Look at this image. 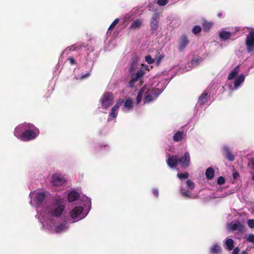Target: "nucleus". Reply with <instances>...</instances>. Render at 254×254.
<instances>
[{
    "label": "nucleus",
    "instance_id": "1",
    "mask_svg": "<svg viewBox=\"0 0 254 254\" xmlns=\"http://www.w3.org/2000/svg\"><path fill=\"white\" fill-rule=\"evenodd\" d=\"M65 208V205L61 199H57L49 208L48 214L53 217H59Z\"/></svg>",
    "mask_w": 254,
    "mask_h": 254
},
{
    "label": "nucleus",
    "instance_id": "2",
    "mask_svg": "<svg viewBox=\"0 0 254 254\" xmlns=\"http://www.w3.org/2000/svg\"><path fill=\"white\" fill-rule=\"evenodd\" d=\"M39 133V129H26L20 135L19 138L22 141H29L35 139Z\"/></svg>",
    "mask_w": 254,
    "mask_h": 254
},
{
    "label": "nucleus",
    "instance_id": "3",
    "mask_svg": "<svg viewBox=\"0 0 254 254\" xmlns=\"http://www.w3.org/2000/svg\"><path fill=\"white\" fill-rule=\"evenodd\" d=\"M114 99V96L112 93L106 92L101 96L100 102L101 104L102 108L107 109L112 104Z\"/></svg>",
    "mask_w": 254,
    "mask_h": 254
},
{
    "label": "nucleus",
    "instance_id": "4",
    "mask_svg": "<svg viewBox=\"0 0 254 254\" xmlns=\"http://www.w3.org/2000/svg\"><path fill=\"white\" fill-rule=\"evenodd\" d=\"M245 44L248 53L254 51V29H251L249 33L246 35Z\"/></svg>",
    "mask_w": 254,
    "mask_h": 254
},
{
    "label": "nucleus",
    "instance_id": "5",
    "mask_svg": "<svg viewBox=\"0 0 254 254\" xmlns=\"http://www.w3.org/2000/svg\"><path fill=\"white\" fill-rule=\"evenodd\" d=\"M159 13L156 12L154 13L150 21V30L152 34H154L155 32L157 31L159 26Z\"/></svg>",
    "mask_w": 254,
    "mask_h": 254
},
{
    "label": "nucleus",
    "instance_id": "6",
    "mask_svg": "<svg viewBox=\"0 0 254 254\" xmlns=\"http://www.w3.org/2000/svg\"><path fill=\"white\" fill-rule=\"evenodd\" d=\"M179 163L182 168L189 167L190 164V157L189 152H186L183 156L179 158Z\"/></svg>",
    "mask_w": 254,
    "mask_h": 254
},
{
    "label": "nucleus",
    "instance_id": "7",
    "mask_svg": "<svg viewBox=\"0 0 254 254\" xmlns=\"http://www.w3.org/2000/svg\"><path fill=\"white\" fill-rule=\"evenodd\" d=\"M145 72L143 69H140L137 71L136 73L134 75H132L131 76V79L129 81L128 85L130 88H133L134 85V83L143 75L144 74Z\"/></svg>",
    "mask_w": 254,
    "mask_h": 254
},
{
    "label": "nucleus",
    "instance_id": "8",
    "mask_svg": "<svg viewBox=\"0 0 254 254\" xmlns=\"http://www.w3.org/2000/svg\"><path fill=\"white\" fill-rule=\"evenodd\" d=\"M222 153L224 158L228 160L229 161L232 162L235 160V156L231 152L230 148L228 146H224L223 147Z\"/></svg>",
    "mask_w": 254,
    "mask_h": 254
},
{
    "label": "nucleus",
    "instance_id": "9",
    "mask_svg": "<svg viewBox=\"0 0 254 254\" xmlns=\"http://www.w3.org/2000/svg\"><path fill=\"white\" fill-rule=\"evenodd\" d=\"M65 181L63 177L58 174L53 175L51 182L54 186H60L64 183Z\"/></svg>",
    "mask_w": 254,
    "mask_h": 254
},
{
    "label": "nucleus",
    "instance_id": "10",
    "mask_svg": "<svg viewBox=\"0 0 254 254\" xmlns=\"http://www.w3.org/2000/svg\"><path fill=\"white\" fill-rule=\"evenodd\" d=\"M21 128H24L25 130L38 129V128L35 127L33 124L24 123V124H22L21 126L17 127L15 128L14 134L17 137L20 133V130Z\"/></svg>",
    "mask_w": 254,
    "mask_h": 254
},
{
    "label": "nucleus",
    "instance_id": "11",
    "mask_svg": "<svg viewBox=\"0 0 254 254\" xmlns=\"http://www.w3.org/2000/svg\"><path fill=\"white\" fill-rule=\"evenodd\" d=\"M179 163V157L177 155L170 156L167 160V163L169 167L175 168Z\"/></svg>",
    "mask_w": 254,
    "mask_h": 254
},
{
    "label": "nucleus",
    "instance_id": "12",
    "mask_svg": "<svg viewBox=\"0 0 254 254\" xmlns=\"http://www.w3.org/2000/svg\"><path fill=\"white\" fill-rule=\"evenodd\" d=\"M190 41L186 35H182L180 38L178 49L180 51H183L187 46L189 44Z\"/></svg>",
    "mask_w": 254,
    "mask_h": 254
},
{
    "label": "nucleus",
    "instance_id": "13",
    "mask_svg": "<svg viewBox=\"0 0 254 254\" xmlns=\"http://www.w3.org/2000/svg\"><path fill=\"white\" fill-rule=\"evenodd\" d=\"M83 210L82 207L76 206L70 212V215L72 218H76L81 214Z\"/></svg>",
    "mask_w": 254,
    "mask_h": 254
},
{
    "label": "nucleus",
    "instance_id": "14",
    "mask_svg": "<svg viewBox=\"0 0 254 254\" xmlns=\"http://www.w3.org/2000/svg\"><path fill=\"white\" fill-rule=\"evenodd\" d=\"M248 160V167L251 169H254V153H250L247 155Z\"/></svg>",
    "mask_w": 254,
    "mask_h": 254
},
{
    "label": "nucleus",
    "instance_id": "15",
    "mask_svg": "<svg viewBox=\"0 0 254 254\" xmlns=\"http://www.w3.org/2000/svg\"><path fill=\"white\" fill-rule=\"evenodd\" d=\"M231 229L233 231L238 230L240 232L245 231V227L241 223L238 222L237 223L231 224Z\"/></svg>",
    "mask_w": 254,
    "mask_h": 254
},
{
    "label": "nucleus",
    "instance_id": "16",
    "mask_svg": "<svg viewBox=\"0 0 254 254\" xmlns=\"http://www.w3.org/2000/svg\"><path fill=\"white\" fill-rule=\"evenodd\" d=\"M143 20L140 19H136L131 24L129 28L131 29H139L142 25Z\"/></svg>",
    "mask_w": 254,
    "mask_h": 254
},
{
    "label": "nucleus",
    "instance_id": "17",
    "mask_svg": "<svg viewBox=\"0 0 254 254\" xmlns=\"http://www.w3.org/2000/svg\"><path fill=\"white\" fill-rule=\"evenodd\" d=\"M79 196V193L77 191H72L68 193L67 198L69 202H73L77 199Z\"/></svg>",
    "mask_w": 254,
    "mask_h": 254
},
{
    "label": "nucleus",
    "instance_id": "18",
    "mask_svg": "<svg viewBox=\"0 0 254 254\" xmlns=\"http://www.w3.org/2000/svg\"><path fill=\"white\" fill-rule=\"evenodd\" d=\"M206 178L209 180H212L214 176V171L211 167L208 168L205 171Z\"/></svg>",
    "mask_w": 254,
    "mask_h": 254
},
{
    "label": "nucleus",
    "instance_id": "19",
    "mask_svg": "<svg viewBox=\"0 0 254 254\" xmlns=\"http://www.w3.org/2000/svg\"><path fill=\"white\" fill-rule=\"evenodd\" d=\"M231 33L226 31H222L219 33V37L223 40H227L230 38Z\"/></svg>",
    "mask_w": 254,
    "mask_h": 254
},
{
    "label": "nucleus",
    "instance_id": "20",
    "mask_svg": "<svg viewBox=\"0 0 254 254\" xmlns=\"http://www.w3.org/2000/svg\"><path fill=\"white\" fill-rule=\"evenodd\" d=\"M124 106L127 109L130 110L133 107V100L131 98H128L125 100L124 104Z\"/></svg>",
    "mask_w": 254,
    "mask_h": 254
},
{
    "label": "nucleus",
    "instance_id": "21",
    "mask_svg": "<svg viewBox=\"0 0 254 254\" xmlns=\"http://www.w3.org/2000/svg\"><path fill=\"white\" fill-rule=\"evenodd\" d=\"M245 80L244 74H240L237 77L234 81V86L236 87H238Z\"/></svg>",
    "mask_w": 254,
    "mask_h": 254
},
{
    "label": "nucleus",
    "instance_id": "22",
    "mask_svg": "<svg viewBox=\"0 0 254 254\" xmlns=\"http://www.w3.org/2000/svg\"><path fill=\"white\" fill-rule=\"evenodd\" d=\"M184 132L182 131H177L173 136V140L176 142H179L182 140Z\"/></svg>",
    "mask_w": 254,
    "mask_h": 254
},
{
    "label": "nucleus",
    "instance_id": "23",
    "mask_svg": "<svg viewBox=\"0 0 254 254\" xmlns=\"http://www.w3.org/2000/svg\"><path fill=\"white\" fill-rule=\"evenodd\" d=\"M45 199V195L43 192H39L36 194V200L37 203H42Z\"/></svg>",
    "mask_w": 254,
    "mask_h": 254
},
{
    "label": "nucleus",
    "instance_id": "24",
    "mask_svg": "<svg viewBox=\"0 0 254 254\" xmlns=\"http://www.w3.org/2000/svg\"><path fill=\"white\" fill-rule=\"evenodd\" d=\"M213 26V23L205 21L202 24V28L205 32H208Z\"/></svg>",
    "mask_w": 254,
    "mask_h": 254
},
{
    "label": "nucleus",
    "instance_id": "25",
    "mask_svg": "<svg viewBox=\"0 0 254 254\" xmlns=\"http://www.w3.org/2000/svg\"><path fill=\"white\" fill-rule=\"evenodd\" d=\"M221 252V247L217 244L213 245L210 250V252L212 254H218Z\"/></svg>",
    "mask_w": 254,
    "mask_h": 254
},
{
    "label": "nucleus",
    "instance_id": "26",
    "mask_svg": "<svg viewBox=\"0 0 254 254\" xmlns=\"http://www.w3.org/2000/svg\"><path fill=\"white\" fill-rule=\"evenodd\" d=\"M239 71V66L235 67L231 72L229 74L228 79L231 80L234 78L238 73Z\"/></svg>",
    "mask_w": 254,
    "mask_h": 254
},
{
    "label": "nucleus",
    "instance_id": "27",
    "mask_svg": "<svg viewBox=\"0 0 254 254\" xmlns=\"http://www.w3.org/2000/svg\"><path fill=\"white\" fill-rule=\"evenodd\" d=\"M207 94L206 93H203L198 99V103L200 105H203L207 101Z\"/></svg>",
    "mask_w": 254,
    "mask_h": 254
},
{
    "label": "nucleus",
    "instance_id": "28",
    "mask_svg": "<svg viewBox=\"0 0 254 254\" xmlns=\"http://www.w3.org/2000/svg\"><path fill=\"white\" fill-rule=\"evenodd\" d=\"M225 244L227 249L231 251L234 248V241L232 239H227L226 241Z\"/></svg>",
    "mask_w": 254,
    "mask_h": 254
},
{
    "label": "nucleus",
    "instance_id": "29",
    "mask_svg": "<svg viewBox=\"0 0 254 254\" xmlns=\"http://www.w3.org/2000/svg\"><path fill=\"white\" fill-rule=\"evenodd\" d=\"M67 229V227L66 226V224L62 223L57 226L56 231L57 233H60Z\"/></svg>",
    "mask_w": 254,
    "mask_h": 254
},
{
    "label": "nucleus",
    "instance_id": "30",
    "mask_svg": "<svg viewBox=\"0 0 254 254\" xmlns=\"http://www.w3.org/2000/svg\"><path fill=\"white\" fill-rule=\"evenodd\" d=\"M181 195L186 198H190L191 194L189 190H186L185 189L181 188Z\"/></svg>",
    "mask_w": 254,
    "mask_h": 254
},
{
    "label": "nucleus",
    "instance_id": "31",
    "mask_svg": "<svg viewBox=\"0 0 254 254\" xmlns=\"http://www.w3.org/2000/svg\"><path fill=\"white\" fill-rule=\"evenodd\" d=\"M202 28L200 26L195 25L194 26L192 29V32L193 34L196 35L199 33L201 31Z\"/></svg>",
    "mask_w": 254,
    "mask_h": 254
},
{
    "label": "nucleus",
    "instance_id": "32",
    "mask_svg": "<svg viewBox=\"0 0 254 254\" xmlns=\"http://www.w3.org/2000/svg\"><path fill=\"white\" fill-rule=\"evenodd\" d=\"M164 55H161L159 53H158L156 57V63L157 65L160 64L162 60L164 58Z\"/></svg>",
    "mask_w": 254,
    "mask_h": 254
},
{
    "label": "nucleus",
    "instance_id": "33",
    "mask_svg": "<svg viewBox=\"0 0 254 254\" xmlns=\"http://www.w3.org/2000/svg\"><path fill=\"white\" fill-rule=\"evenodd\" d=\"M186 185H187V188L189 189H190L191 190H192L194 188V184L193 182L190 180H188L187 181Z\"/></svg>",
    "mask_w": 254,
    "mask_h": 254
},
{
    "label": "nucleus",
    "instance_id": "34",
    "mask_svg": "<svg viewBox=\"0 0 254 254\" xmlns=\"http://www.w3.org/2000/svg\"><path fill=\"white\" fill-rule=\"evenodd\" d=\"M117 110L118 109H117L116 108L113 107L111 110V112L109 114L110 117L113 119L116 118L117 115V113H116Z\"/></svg>",
    "mask_w": 254,
    "mask_h": 254
},
{
    "label": "nucleus",
    "instance_id": "35",
    "mask_svg": "<svg viewBox=\"0 0 254 254\" xmlns=\"http://www.w3.org/2000/svg\"><path fill=\"white\" fill-rule=\"evenodd\" d=\"M177 176L181 180L186 179L189 177V174L188 172H185L184 173L178 174Z\"/></svg>",
    "mask_w": 254,
    "mask_h": 254
},
{
    "label": "nucleus",
    "instance_id": "36",
    "mask_svg": "<svg viewBox=\"0 0 254 254\" xmlns=\"http://www.w3.org/2000/svg\"><path fill=\"white\" fill-rule=\"evenodd\" d=\"M154 98L153 96L150 94L146 95L144 97V102L145 103H149L151 101L154 100Z\"/></svg>",
    "mask_w": 254,
    "mask_h": 254
},
{
    "label": "nucleus",
    "instance_id": "37",
    "mask_svg": "<svg viewBox=\"0 0 254 254\" xmlns=\"http://www.w3.org/2000/svg\"><path fill=\"white\" fill-rule=\"evenodd\" d=\"M119 19L118 18H116L114 20V21L112 23V24L110 25V27L108 28V30H111L114 29L115 26L117 25V24L119 22Z\"/></svg>",
    "mask_w": 254,
    "mask_h": 254
},
{
    "label": "nucleus",
    "instance_id": "38",
    "mask_svg": "<svg viewBox=\"0 0 254 254\" xmlns=\"http://www.w3.org/2000/svg\"><path fill=\"white\" fill-rule=\"evenodd\" d=\"M145 59L148 64H152L154 62V60L151 58L150 55L145 56Z\"/></svg>",
    "mask_w": 254,
    "mask_h": 254
},
{
    "label": "nucleus",
    "instance_id": "39",
    "mask_svg": "<svg viewBox=\"0 0 254 254\" xmlns=\"http://www.w3.org/2000/svg\"><path fill=\"white\" fill-rule=\"evenodd\" d=\"M169 2V0H158L157 3L160 6H165Z\"/></svg>",
    "mask_w": 254,
    "mask_h": 254
},
{
    "label": "nucleus",
    "instance_id": "40",
    "mask_svg": "<svg viewBox=\"0 0 254 254\" xmlns=\"http://www.w3.org/2000/svg\"><path fill=\"white\" fill-rule=\"evenodd\" d=\"M75 48H76V50H79L82 47H85L86 46V45L84 43H77L75 44Z\"/></svg>",
    "mask_w": 254,
    "mask_h": 254
},
{
    "label": "nucleus",
    "instance_id": "41",
    "mask_svg": "<svg viewBox=\"0 0 254 254\" xmlns=\"http://www.w3.org/2000/svg\"><path fill=\"white\" fill-rule=\"evenodd\" d=\"M247 241L250 243L254 244V235L253 234H250L247 238Z\"/></svg>",
    "mask_w": 254,
    "mask_h": 254
},
{
    "label": "nucleus",
    "instance_id": "42",
    "mask_svg": "<svg viewBox=\"0 0 254 254\" xmlns=\"http://www.w3.org/2000/svg\"><path fill=\"white\" fill-rule=\"evenodd\" d=\"M225 178L222 176H220L218 177L217 179V184L218 185H223L225 183Z\"/></svg>",
    "mask_w": 254,
    "mask_h": 254
},
{
    "label": "nucleus",
    "instance_id": "43",
    "mask_svg": "<svg viewBox=\"0 0 254 254\" xmlns=\"http://www.w3.org/2000/svg\"><path fill=\"white\" fill-rule=\"evenodd\" d=\"M136 63L135 61H132V63L129 67V70L130 72H132L135 68Z\"/></svg>",
    "mask_w": 254,
    "mask_h": 254
},
{
    "label": "nucleus",
    "instance_id": "44",
    "mask_svg": "<svg viewBox=\"0 0 254 254\" xmlns=\"http://www.w3.org/2000/svg\"><path fill=\"white\" fill-rule=\"evenodd\" d=\"M248 225L251 228H254V219H249L247 222Z\"/></svg>",
    "mask_w": 254,
    "mask_h": 254
},
{
    "label": "nucleus",
    "instance_id": "45",
    "mask_svg": "<svg viewBox=\"0 0 254 254\" xmlns=\"http://www.w3.org/2000/svg\"><path fill=\"white\" fill-rule=\"evenodd\" d=\"M150 94L152 95L154 98H157L159 95V93L156 92V90L155 89L152 90L150 93Z\"/></svg>",
    "mask_w": 254,
    "mask_h": 254
},
{
    "label": "nucleus",
    "instance_id": "46",
    "mask_svg": "<svg viewBox=\"0 0 254 254\" xmlns=\"http://www.w3.org/2000/svg\"><path fill=\"white\" fill-rule=\"evenodd\" d=\"M66 50H68L69 52H71L76 51L77 50L76 48H75V44H74L71 46L68 47L66 48Z\"/></svg>",
    "mask_w": 254,
    "mask_h": 254
},
{
    "label": "nucleus",
    "instance_id": "47",
    "mask_svg": "<svg viewBox=\"0 0 254 254\" xmlns=\"http://www.w3.org/2000/svg\"><path fill=\"white\" fill-rule=\"evenodd\" d=\"M123 102V100H119L117 101L116 105H114L113 107L116 108L117 109H118V108L120 107V106L122 105V103Z\"/></svg>",
    "mask_w": 254,
    "mask_h": 254
},
{
    "label": "nucleus",
    "instance_id": "48",
    "mask_svg": "<svg viewBox=\"0 0 254 254\" xmlns=\"http://www.w3.org/2000/svg\"><path fill=\"white\" fill-rule=\"evenodd\" d=\"M152 193L156 197H158L159 196V190L157 189H154L153 190Z\"/></svg>",
    "mask_w": 254,
    "mask_h": 254
},
{
    "label": "nucleus",
    "instance_id": "49",
    "mask_svg": "<svg viewBox=\"0 0 254 254\" xmlns=\"http://www.w3.org/2000/svg\"><path fill=\"white\" fill-rule=\"evenodd\" d=\"M68 61L71 64H75V60L72 57H69L68 58Z\"/></svg>",
    "mask_w": 254,
    "mask_h": 254
},
{
    "label": "nucleus",
    "instance_id": "50",
    "mask_svg": "<svg viewBox=\"0 0 254 254\" xmlns=\"http://www.w3.org/2000/svg\"><path fill=\"white\" fill-rule=\"evenodd\" d=\"M142 95L137 94V97H136V103H137V104H139L141 102V99H142Z\"/></svg>",
    "mask_w": 254,
    "mask_h": 254
},
{
    "label": "nucleus",
    "instance_id": "51",
    "mask_svg": "<svg viewBox=\"0 0 254 254\" xmlns=\"http://www.w3.org/2000/svg\"><path fill=\"white\" fill-rule=\"evenodd\" d=\"M239 248L238 247L235 248L232 252V254H238L239 252Z\"/></svg>",
    "mask_w": 254,
    "mask_h": 254
},
{
    "label": "nucleus",
    "instance_id": "52",
    "mask_svg": "<svg viewBox=\"0 0 254 254\" xmlns=\"http://www.w3.org/2000/svg\"><path fill=\"white\" fill-rule=\"evenodd\" d=\"M144 89H145V86H143L140 89V90L139 91V92H138L137 94H140L141 95H143V94L144 93Z\"/></svg>",
    "mask_w": 254,
    "mask_h": 254
},
{
    "label": "nucleus",
    "instance_id": "53",
    "mask_svg": "<svg viewBox=\"0 0 254 254\" xmlns=\"http://www.w3.org/2000/svg\"><path fill=\"white\" fill-rule=\"evenodd\" d=\"M89 75H90V73H89V72H88V73H86V74H85L82 75L81 76V79L85 78H86V77H87V76H89Z\"/></svg>",
    "mask_w": 254,
    "mask_h": 254
},
{
    "label": "nucleus",
    "instance_id": "54",
    "mask_svg": "<svg viewBox=\"0 0 254 254\" xmlns=\"http://www.w3.org/2000/svg\"><path fill=\"white\" fill-rule=\"evenodd\" d=\"M222 12H219L217 13V16L218 17H221L222 16Z\"/></svg>",
    "mask_w": 254,
    "mask_h": 254
},
{
    "label": "nucleus",
    "instance_id": "55",
    "mask_svg": "<svg viewBox=\"0 0 254 254\" xmlns=\"http://www.w3.org/2000/svg\"><path fill=\"white\" fill-rule=\"evenodd\" d=\"M238 175V173H234L233 174V177L234 178H236Z\"/></svg>",
    "mask_w": 254,
    "mask_h": 254
},
{
    "label": "nucleus",
    "instance_id": "56",
    "mask_svg": "<svg viewBox=\"0 0 254 254\" xmlns=\"http://www.w3.org/2000/svg\"><path fill=\"white\" fill-rule=\"evenodd\" d=\"M252 179H253V181H254V175L252 177Z\"/></svg>",
    "mask_w": 254,
    "mask_h": 254
}]
</instances>
